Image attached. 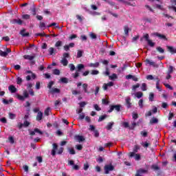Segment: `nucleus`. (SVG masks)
Here are the masks:
<instances>
[{"label": "nucleus", "mask_w": 176, "mask_h": 176, "mask_svg": "<svg viewBox=\"0 0 176 176\" xmlns=\"http://www.w3.org/2000/svg\"><path fill=\"white\" fill-rule=\"evenodd\" d=\"M69 153H70V155H75L76 152L75 151V149H74V148H69Z\"/></svg>", "instance_id": "3c124183"}, {"label": "nucleus", "mask_w": 176, "mask_h": 176, "mask_svg": "<svg viewBox=\"0 0 176 176\" xmlns=\"http://www.w3.org/2000/svg\"><path fill=\"white\" fill-rule=\"evenodd\" d=\"M113 124H114L113 122H109L107 124V126H106L107 130H111L112 127H113Z\"/></svg>", "instance_id": "a878e982"}, {"label": "nucleus", "mask_w": 176, "mask_h": 176, "mask_svg": "<svg viewBox=\"0 0 176 176\" xmlns=\"http://www.w3.org/2000/svg\"><path fill=\"white\" fill-rule=\"evenodd\" d=\"M91 66L94 67V68H98V67H100V63L97 62L96 63H91Z\"/></svg>", "instance_id": "603ef678"}, {"label": "nucleus", "mask_w": 176, "mask_h": 176, "mask_svg": "<svg viewBox=\"0 0 176 176\" xmlns=\"http://www.w3.org/2000/svg\"><path fill=\"white\" fill-rule=\"evenodd\" d=\"M94 109H96V111H101V109H100V107L98 106V104H94Z\"/></svg>", "instance_id": "338daca9"}, {"label": "nucleus", "mask_w": 176, "mask_h": 176, "mask_svg": "<svg viewBox=\"0 0 176 176\" xmlns=\"http://www.w3.org/2000/svg\"><path fill=\"white\" fill-rule=\"evenodd\" d=\"M170 2L173 6H169L168 9H172L176 13V0H170Z\"/></svg>", "instance_id": "1a4fd4ad"}, {"label": "nucleus", "mask_w": 176, "mask_h": 176, "mask_svg": "<svg viewBox=\"0 0 176 176\" xmlns=\"http://www.w3.org/2000/svg\"><path fill=\"white\" fill-rule=\"evenodd\" d=\"M138 87H140V83H138V84H136L135 85H133L132 86V90L133 91H135L137 90V89H138Z\"/></svg>", "instance_id": "37998d69"}, {"label": "nucleus", "mask_w": 176, "mask_h": 176, "mask_svg": "<svg viewBox=\"0 0 176 176\" xmlns=\"http://www.w3.org/2000/svg\"><path fill=\"white\" fill-rule=\"evenodd\" d=\"M16 83L19 85H21V83H23V79L20 77H17Z\"/></svg>", "instance_id": "8fccbe9b"}, {"label": "nucleus", "mask_w": 176, "mask_h": 176, "mask_svg": "<svg viewBox=\"0 0 176 176\" xmlns=\"http://www.w3.org/2000/svg\"><path fill=\"white\" fill-rule=\"evenodd\" d=\"M151 168H152V170H154V171H157V170H160V168L159 167V166H157L156 164H153L151 166Z\"/></svg>", "instance_id": "c85d7f7f"}, {"label": "nucleus", "mask_w": 176, "mask_h": 176, "mask_svg": "<svg viewBox=\"0 0 176 176\" xmlns=\"http://www.w3.org/2000/svg\"><path fill=\"white\" fill-rule=\"evenodd\" d=\"M63 46V41H58L56 43H55V47H60Z\"/></svg>", "instance_id": "2f4dec72"}, {"label": "nucleus", "mask_w": 176, "mask_h": 176, "mask_svg": "<svg viewBox=\"0 0 176 176\" xmlns=\"http://www.w3.org/2000/svg\"><path fill=\"white\" fill-rule=\"evenodd\" d=\"M102 103L104 105H108V104H109V101H108V100H107V99H102Z\"/></svg>", "instance_id": "680f3d73"}, {"label": "nucleus", "mask_w": 176, "mask_h": 176, "mask_svg": "<svg viewBox=\"0 0 176 176\" xmlns=\"http://www.w3.org/2000/svg\"><path fill=\"white\" fill-rule=\"evenodd\" d=\"M2 101L5 104V105H8V104H9V102L10 103L13 102V98H10L9 100H8L5 98H3Z\"/></svg>", "instance_id": "aec40b11"}, {"label": "nucleus", "mask_w": 176, "mask_h": 176, "mask_svg": "<svg viewBox=\"0 0 176 176\" xmlns=\"http://www.w3.org/2000/svg\"><path fill=\"white\" fill-rule=\"evenodd\" d=\"M53 85H54V81L52 80L50 81L47 85V88L50 89V90H52V87H53Z\"/></svg>", "instance_id": "e433bc0d"}, {"label": "nucleus", "mask_w": 176, "mask_h": 176, "mask_svg": "<svg viewBox=\"0 0 176 176\" xmlns=\"http://www.w3.org/2000/svg\"><path fill=\"white\" fill-rule=\"evenodd\" d=\"M126 101V105L128 109L131 108V98L130 97H128L125 99Z\"/></svg>", "instance_id": "9d476101"}, {"label": "nucleus", "mask_w": 176, "mask_h": 176, "mask_svg": "<svg viewBox=\"0 0 176 176\" xmlns=\"http://www.w3.org/2000/svg\"><path fill=\"white\" fill-rule=\"evenodd\" d=\"M79 105H80V108H85V106L87 105V102H80L79 103Z\"/></svg>", "instance_id": "6e6d98bb"}, {"label": "nucleus", "mask_w": 176, "mask_h": 176, "mask_svg": "<svg viewBox=\"0 0 176 176\" xmlns=\"http://www.w3.org/2000/svg\"><path fill=\"white\" fill-rule=\"evenodd\" d=\"M87 87H89V85H87L86 83L82 85V88H83L84 92L89 94V93H90V92H89V91H87Z\"/></svg>", "instance_id": "393cba45"}, {"label": "nucleus", "mask_w": 176, "mask_h": 176, "mask_svg": "<svg viewBox=\"0 0 176 176\" xmlns=\"http://www.w3.org/2000/svg\"><path fill=\"white\" fill-rule=\"evenodd\" d=\"M76 17L77 19V20L80 22V23H82V21H83V16L79 15V14H77L76 15Z\"/></svg>", "instance_id": "4c0bfd02"}, {"label": "nucleus", "mask_w": 176, "mask_h": 176, "mask_svg": "<svg viewBox=\"0 0 176 176\" xmlns=\"http://www.w3.org/2000/svg\"><path fill=\"white\" fill-rule=\"evenodd\" d=\"M14 23L19 24V25H23V21H21V19H14Z\"/></svg>", "instance_id": "f704fd0d"}, {"label": "nucleus", "mask_w": 176, "mask_h": 176, "mask_svg": "<svg viewBox=\"0 0 176 176\" xmlns=\"http://www.w3.org/2000/svg\"><path fill=\"white\" fill-rule=\"evenodd\" d=\"M135 96L137 98H141V97L144 96V94L141 91H138L135 93Z\"/></svg>", "instance_id": "cd10ccee"}, {"label": "nucleus", "mask_w": 176, "mask_h": 176, "mask_svg": "<svg viewBox=\"0 0 176 176\" xmlns=\"http://www.w3.org/2000/svg\"><path fill=\"white\" fill-rule=\"evenodd\" d=\"M43 118V113H42L41 111H39L36 116V120L39 122V120H42Z\"/></svg>", "instance_id": "2eb2a0df"}, {"label": "nucleus", "mask_w": 176, "mask_h": 176, "mask_svg": "<svg viewBox=\"0 0 176 176\" xmlns=\"http://www.w3.org/2000/svg\"><path fill=\"white\" fill-rule=\"evenodd\" d=\"M135 156V160H141V155L139 153H136L134 155Z\"/></svg>", "instance_id": "de8ad7c7"}, {"label": "nucleus", "mask_w": 176, "mask_h": 176, "mask_svg": "<svg viewBox=\"0 0 176 176\" xmlns=\"http://www.w3.org/2000/svg\"><path fill=\"white\" fill-rule=\"evenodd\" d=\"M8 116L12 120H13V119H16V114L13 113H9Z\"/></svg>", "instance_id": "c9c22d12"}, {"label": "nucleus", "mask_w": 176, "mask_h": 176, "mask_svg": "<svg viewBox=\"0 0 176 176\" xmlns=\"http://www.w3.org/2000/svg\"><path fill=\"white\" fill-rule=\"evenodd\" d=\"M140 108H144V100L140 99L138 102Z\"/></svg>", "instance_id": "79ce46f5"}, {"label": "nucleus", "mask_w": 176, "mask_h": 176, "mask_svg": "<svg viewBox=\"0 0 176 176\" xmlns=\"http://www.w3.org/2000/svg\"><path fill=\"white\" fill-rule=\"evenodd\" d=\"M156 80H157L156 89H157V90H159V91H162V88H160V86H159V85L160 83V79H159V78H156Z\"/></svg>", "instance_id": "412c9836"}, {"label": "nucleus", "mask_w": 176, "mask_h": 176, "mask_svg": "<svg viewBox=\"0 0 176 176\" xmlns=\"http://www.w3.org/2000/svg\"><path fill=\"white\" fill-rule=\"evenodd\" d=\"M23 97H25V98H28V97H30V95L27 91H23Z\"/></svg>", "instance_id": "774afa93"}, {"label": "nucleus", "mask_w": 176, "mask_h": 176, "mask_svg": "<svg viewBox=\"0 0 176 176\" xmlns=\"http://www.w3.org/2000/svg\"><path fill=\"white\" fill-rule=\"evenodd\" d=\"M149 143H148L147 142H145L144 143H142V146L143 148H148V146H149Z\"/></svg>", "instance_id": "69168bd1"}, {"label": "nucleus", "mask_w": 176, "mask_h": 176, "mask_svg": "<svg viewBox=\"0 0 176 176\" xmlns=\"http://www.w3.org/2000/svg\"><path fill=\"white\" fill-rule=\"evenodd\" d=\"M58 145H57L56 143H53L52 150L51 153V155H52V156H56V150L58 149Z\"/></svg>", "instance_id": "423d86ee"}, {"label": "nucleus", "mask_w": 176, "mask_h": 176, "mask_svg": "<svg viewBox=\"0 0 176 176\" xmlns=\"http://www.w3.org/2000/svg\"><path fill=\"white\" fill-rule=\"evenodd\" d=\"M83 56V50H78L77 51V58H80Z\"/></svg>", "instance_id": "b1692460"}, {"label": "nucleus", "mask_w": 176, "mask_h": 176, "mask_svg": "<svg viewBox=\"0 0 176 176\" xmlns=\"http://www.w3.org/2000/svg\"><path fill=\"white\" fill-rule=\"evenodd\" d=\"M76 140H77V141H78L79 142H83V141H85V139L82 135H76Z\"/></svg>", "instance_id": "6ab92c4d"}, {"label": "nucleus", "mask_w": 176, "mask_h": 176, "mask_svg": "<svg viewBox=\"0 0 176 176\" xmlns=\"http://www.w3.org/2000/svg\"><path fill=\"white\" fill-rule=\"evenodd\" d=\"M100 72L98 70H92L91 72V75H98Z\"/></svg>", "instance_id": "bf43d9fd"}, {"label": "nucleus", "mask_w": 176, "mask_h": 176, "mask_svg": "<svg viewBox=\"0 0 176 176\" xmlns=\"http://www.w3.org/2000/svg\"><path fill=\"white\" fill-rule=\"evenodd\" d=\"M23 124V127H28V126H30V122L25 120Z\"/></svg>", "instance_id": "0e129e2a"}, {"label": "nucleus", "mask_w": 176, "mask_h": 176, "mask_svg": "<svg viewBox=\"0 0 176 176\" xmlns=\"http://www.w3.org/2000/svg\"><path fill=\"white\" fill-rule=\"evenodd\" d=\"M120 108H122V105L120 104L110 105V109L108 110V112L109 113L113 112V111L120 112Z\"/></svg>", "instance_id": "f03ea898"}, {"label": "nucleus", "mask_w": 176, "mask_h": 176, "mask_svg": "<svg viewBox=\"0 0 176 176\" xmlns=\"http://www.w3.org/2000/svg\"><path fill=\"white\" fill-rule=\"evenodd\" d=\"M109 78L111 80H115V79H118V75L113 74L111 76H109Z\"/></svg>", "instance_id": "c756f323"}, {"label": "nucleus", "mask_w": 176, "mask_h": 176, "mask_svg": "<svg viewBox=\"0 0 176 176\" xmlns=\"http://www.w3.org/2000/svg\"><path fill=\"white\" fill-rule=\"evenodd\" d=\"M159 123V120L155 117L150 120V124H156Z\"/></svg>", "instance_id": "dca6fc26"}, {"label": "nucleus", "mask_w": 176, "mask_h": 176, "mask_svg": "<svg viewBox=\"0 0 176 176\" xmlns=\"http://www.w3.org/2000/svg\"><path fill=\"white\" fill-rule=\"evenodd\" d=\"M73 78L76 79V78L79 77V72L76 71L75 74H73Z\"/></svg>", "instance_id": "052dcab7"}, {"label": "nucleus", "mask_w": 176, "mask_h": 176, "mask_svg": "<svg viewBox=\"0 0 176 176\" xmlns=\"http://www.w3.org/2000/svg\"><path fill=\"white\" fill-rule=\"evenodd\" d=\"M16 98L20 100V101H24V100H25V98L20 94H16Z\"/></svg>", "instance_id": "72a5a7b5"}, {"label": "nucleus", "mask_w": 176, "mask_h": 176, "mask_svg": "<svg viewBox=\"0 0 176 176\" xmlns=\"http://www.w3.org/2000/svg\"><path fill=\"white\" fill-rule=\"evenodd\" d=\"M34 131L35 133H38V134H40V135H42V134H43V132H42L41 130H39V129L36 128L34 129Z\"/></svg>", "instance_id": "e2e57ef3"}, {"label": "nucleus", "mask_w": 176, "mask_h": 176, "mask_svg": "<svg viewBox=\"0 0 176 176\" xmlns=\"http://www.w3.org/2000/svg\"><path fill=\"white\" fill-rule=\"evenodd\" d=\"M50 107H47L45 111H44V113L46 116H49L50 115Z\"/></svg>", "instance_id": "c03bdc74"}, {"label": "nucleus", "mask_w": 176, "mask_h": 176, "mask_svg": "<svg viewBox=\"0 0 176 176\" xmlns=\"http://www.w3.org/2000/svg\"><path fill=\"white\" fill-rule=\"evenodd\" d=\"M8 90L10 93H16L17 91V88L13 85H11L8 87Z\"/></svg>", "instance_id": "6e6552de"}, {"label": "nucleus", "mask_w": 176, "mask_h": 176, "mask_svg": "<svg viewBox=\"0 0 176 176\" xmlns=\"http://www.w3.org/2000/svg\"><path fill=\"white\" fill-rule=\"evenodd\" d=\"M143 39H144L146 42H147L148 46H150L151 47H155V43L153 42L152 40L149 39L148 34H144L143 37L140 38V41H143Z\"/></svg>", "instance_id": "f257e3e1"}, {"label": "nucleus", "mask_w": 176, "mask_h": 176, "mask_svg": "<svg viewBox=\"0 0 176 176\" xmlns=\"http://www.w3.org/2000/svg\"><path fill=\"white\" fill-rule=\"evenodd\" d=\"M54 75H60V70L58 69H54L53 70Z\"/></svg>", "instance_id": "4d7b16f0"}, {"label": "nucleus", "mask_w": 176, "mask_h": 176, "mask_svg": "<svg viewBox=\"0 0 176 176\" xmlns=\"http://www.w3.org/2000/svg\"><path fill=\"white\" fill-rule=\"evenodd\" d=\"M60 63L64 67H67L68 65V60H67V58H63L60 60Z\"/></svg>", "instance_id": "5701e85b"}, {"label": "nucleus", "mask_w": 176, "mask_h": 176, "mask_svg": "<svg viewBox=\"0 0 176 176\" xmlns=\"http://www.w3.org/2000/svg\"><path fill=\"white\" fill-rule=\"evenodd\" d=\"M138 151H140V147L138 145H135L133 148V152H131L129 154V157H134V155L135 153H138Z\"/></svg>", "instance_id": "39448f33"}, {"label": "nucleus", "mask_w": 176, "mask_h": 176, "mask_svg": "<svg viewBox=\"0 0 176 176\" xmlns=\"http://www.w3.org/2000/svg\"><path fill=\"white\" fill-rule=\"evenodd\" d=\"M20 34L23 37L30 36V33L29 32L25 33V29H23V30H21Z\"/></svg>", "instance_id": "a211bd4d"}, {"label": "nucleus", "mask_w": 176, "mask_h": 176, "mask_svg": "<svg viewBox=\"0 0 176 176\" xmlns=\"http://www.w3.org/2000/svg\"><path fill=\"white\" fill-rule=\"evenodd\" d=\"M30 13L32 16H36V7H35V6H33V7L30 8Z\"/></svg>", "instance_id": "f3484780"}, {"label": "nucleus", "mask_w": 176, "mask_h": 176, "mask_svg": "<svg viewBox=\"0 0 176 176\" xmlns=\"http://www.w3.org/2000/svg\"><path fill=\"white\" fill-rule=\"evenodd\" d=\"M146 64H148L149 65H152V67H155V68H157L159 67L158 64H156V63L153 61H151L149 59H146Z\"/></svg>", "instance_id": "0eeeda50"}, {"label": "nucleus", "mask_w": 176, "mask_h": 176, "mask_svg": "<svg viewBox=\"0 0 176 176\" xmlns=\"http://www.w3.org/2000/svg\"><path fill=\"white\" fill-rule=\"evenodd\" d=\"M76 149H77V151H82L83 149V146H82V144L76 145Z\"/></svg>", "instance_id": "09e8293b"}, {"label": "nucleus", "mask_w": 176, "mask_h": 176, "mask_svg": "<svg viewBox=\"0 0 176 176\" xmlns=\"http://www.w3.org/2000/svg\"><path fill=\"white\" fill-rule=\"evenodd\" d=\"M60 89L58 88H52L50 90V93H51V94H58L60 93Z\"/></svg>", "instance_id": "9b49d317"}, {"label": "nucleus", "mask_w": 176, "mask_h": 176, "mask_svg": "<svg viewBox=\"0 0 176 176\" xmlns=\"http://www.w3.org/2000/svg\"><path fill=\"white\" fill-rule=\"evenodd\" d=\"M129 26L126 25L124 26V34L125 35H129Z\"/></svg>", "instance_id": "a19ab883"}, {"label": "nucleus", "mask_w": 176, "mask_h": 176, "mask_svg": "<svg viewBox=\"0 0 176 176\" xmlns=\"http://www.w3.org/2000/svg\"><path fill=\"white\" fill-rule=\"evenodd\" d=\"M156 50L161 54H163V53H164V49H163V47H157Z\"/></svg>", "instance_id": "bb28decb"}, {"label": "nucleus", "mask_w": 176, "mask_h": 176, "mask_svg": "<svg viewBox=\"0 0 176 176\" xmlns=\"http://www.w3.org/2000/svg\"><path fill=\"white\" fill-rule=\"evenodd\" d=\"M0 56H1V57H6L8 52L0 50Z\"/></svg>", "instance_id": "49530a36"}, {"label": "nucleus", "mask_w": 176, "mask_h": 176, "mask_svg": "<svg viewBox=\"0 0 176 176\" xmlns=\"http://www.w3.org/2000/svg\"><path fill=\"white\" fill-rule=\"evenodd\" d=\"M69 68H70V71L72 72H74V71H75V69H76L74 65L72 63L69 64Z\"/></svg>", "instance_id": "473e14b6"}, {"label": "nucleus", "mask_w": 176, "mask_h": 176, "mask_svg": "<svg viewBox=\"0 0 176 176\" xmlns=\"http://www.w3.org/2000/svg\"><path fill=\"white\" fill-rule=\"evenodd\" d=\"M108 118V116L107 114H104L103 116H100L99 117V119L98 120V122H102V120H105V119Z\"/></svg>", "instance_id": "4be33fe9"}, {"label": "nucleus", "mask_w": 176, "mask_h": 176, "mask_svg": "<svg viewBox=\"0 0 176 176\" xmlns=\"http://www.w3.org/2000/svg\"><path fill=\"white\" fill-rule=\"evenodd\" d=\"M153 35V36H157L159 39H162V41H167V37L164 34H162L159 32H154Z\"/></svg>", "instance_id": "20e7f679"}, {"label": "nucleus", "mask_w": 176, "mask_h": 176, "mask_svg": "<svg viewBox=\"0 0 176 176\" xmlns=\"http://www.w3.org/2000/svg\"><path fill=\"white\" fill-rule=\"evenodd\" d=\"M36 56L34 54L33 56H30V55H25L23 56V58L25 60H30V61H32L34 58H35Z\"/></svg>", "instance_id": "f8f14e48"}, {"label": "nucleus", "mask_w": 176, "mask_h": 176, "mask_svg": "<svg viewBox=\"0 0 176 176\" xmlns=\"http://www.w3.org/2000/svg\"><path fill=\"white\" fill-rule=\"evenodd\" d=\"M63 152H64V148L60 147V148H59V149L58 150L57 154H58V155H62V154H63Z\"/></svg>", "instance_id": "5fc2aeb1"}, {"label": "nucleus", "mask_w": 176, "mask_h": 176, "mask_svg": "<svg viewBox=\"0 0 176 176\" xmlns=\"http://www.w3.org/2000/svg\"><path fill=\"white\" fill-rule=\"evenodd\" d=\"M153 98H155V94H153V92L149 94V97H148V100L149 101H153Z\"/></svg>", "instance_id": "7c9ffc66"}, {"label": "nucleus", "mask_w": 176, "mask_h": 176, "mask_svg": "<svg viewBox=\"0 0 176 176\" xmlns=\"http://www.w3.org/2000/svg\"><path fill=\"white\" fill-rule=\"evenodd\" d=\"M30 18L31 16H30V14H23L22 16V19H23L24 20H30Z\"/></svg>", "instance_id": "a18cd8bd"}, {"label": "nucleus", "mask_w": 176, "mask_h": 176, "mask_svg": "<svg viewBox=\"0 0 176 176\" xmlns=\"http://www.w3.org/2000/svg\"><path fill=\"white\" fill-rule=\"evenodd\" d=\"M60 82H62V83H68V79L65 77L61 78Z\"/></svg>", "instance_id": "864d4df0"}, {"label": "nucleus", "mask_w": 176, "mask_h": 176, "mask_svg": "<svg viewBox=\"0 0 176 176\" xmlns=\"http://www.w3.org/2000/svg\"><path fill=\"white\" fill-rule=\"evenodd\" d=\"M115 166L112 164H107L104 166V174H109L110 171H113Z\"/></svg>", "instance_id": "7ed1b4c3"}, {"label": "nucleus", "mask_w": 176, "mask_h": 176, "mask_svg": "<svg viewBox=\"0 0 176 176\" xmlns=\"http://www.w3.org/2000/svg\"><path fill=\"white\" fill-rule=\"evenodd\" d=\"M141 89L142 91H146V83L144 82L142 84Z\"/></svg>", "instance_id": "ea45409f"}, {"label": "nucleus", "mask_w": 176, "mask_h": 176, "mask_svg": "<svg viewBox=\"0 0 176 176\" xmlns=\"http://www.w3.org/2000/svg\"><path fill=\"white\" fill-rule=\"evenodd\" d=\"M85 69V65L78 64V65H77L76 70L78 72H80L82 71V69Z\"/></svg>", "instance_id": "4468645a"}, {"label": "nucleus", "mask_w": 176, "mask_h": 176, "mask_svg": "<svg viewBox=\"0 0 176 176\" xmlns=\"http://www.w3.org/2000/svg\"><path fill=\"white\" fill-rule=\"evenodd\" d=\"M122 126L125 128V129H129L130 128V125L129 124V122H124L122 123Z\"/></svg>", "instance_id": "13d9d810"}, {"label": "nucleus", "mask_w": 176, "mask_h": 176, "mask_svg": "<svg viewBox=\"0 0 176 176\" xmlns=\"http://www.w3.org/2000/svg\"><path fill=\"white\" fill-rule=\"evenodd\" d=\"M49 52V54H50V56H53V54H54V47H50V49L48 50Z\"/></svg>", "instance_id": "58836bf2"}, {"label": "nucleus", "mask_w": 176, "mask_h": 176, "mask_svg": "<svg viewBox=\"0 0 176 176\" xmlns=\"http://www.w3.org/2000/svg\"><path fill=\"white\" fill-rule=\"evenodd\" d=\"M166 47L168 51L170 52V53L172 54H174V53L176 54V49H174V47L167 45Z\"/></svg>", "instance_id": "ddd939ff"}]
</instances>
